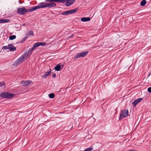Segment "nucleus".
<instances>
[{
	"label": "nucleus",
	"mask_w": 151,
	"mask_h": 151,
	"mask_svg": "<svg viewBox=\"0 0 151 151\" xmlns=\"http://www.w3.org/2000/svg\"><path fill=\"white\" fill-rule=\"evenodd\" d=\"M46 43L45 42H39L35 43L32 47L30 50H27L22 56H24L25 58H27L32 53L33 51L37 47L40 46H45Z\"/></svg>",
	"instance_id": "f257e3e1"
},
{
	"label": "nucleus",
	"mask_w": 151,
	"mask_h": 151,
	"mask_svg": "<svg viewBox=\"0 0 151 151\" xmlns=\"http://www.w3.org/2000/svg\"><path fill=\"white\" fill-rule=\"evenodd\" d=\"M34 9V7H33L29 9H27L24 7H23L22 8H18L17 12L20 15H24L25 14H27L28 12H32L35 11L34 9Z\"/></svg>",
	"instance_id": "f03ea898"
},
{
	"label": "nucleus",
	"mask_w": 151,
	"mask_h": 151,
	"mask_svg": "<svg viewBox=\"0 0 151 151\" xmlns=\"http://www.w3.org/2000/svg\"><path fill=\"white\" fill-rule=\"evenodd\" d=\"M14 96V94L8 92H3L0 94V96L1 97L7 99H11Z\"/></svg>",
	"instance_id": "7ed1b4c3"
},
{
	"label": "nucleus",
	"mask_w": 151,
	"mask_h": 151,
	"mask_svg": "<svg viewBox=\"0 0 151 151\" xmlns=\"http://www.w3.org/2000/svg\"><path fill=\"white\" fill-rule=\"evenodd\" d=\"M79 9L77 7L72 10H68L63 12L61 13V14L64 15H67L69 14H71L76 12Z\"/></svg>",
	"instance_id": "20e7f679"
},
{
	"label": "nucleus",
	"mask_w": 151,
	"mask_h": 151,
	"mask_svg": "<svg viewBox=\"0 0 151 151\" xmlns=\"http://www.w3.org/2000/svg\"><path fill=\"white\" fill-rule=\"evenodd\" d=\"M88 51L86 52H83L77 54L76 56L74 57V59L76 60L81 57H84L86 56V55L88 53Z\"/></svg>",
	"instance_id": "39448f33"
},
{
	"label": "nucleus",
	"mask_w": 151,
	"mask_h": 151,
	"mask_svg": "<svg viewBox=\"0 0 151 151\" xmlns=\"http://www.w3.org/2000/svg\"><path fill=\"white\" fill-rule=\"evenodd\" d=\"M129 114V112L127 110L124 109L121 111L120 114L119 120H121L123 118L128 116Z\"/></svg>",
	"instance_id": "423d86ee"
},
{
	"label": "nucleus",
	"mask_w": 151,
	"mask_h": 151,
	"mask_svg": "<svg viewBox=\"0 0 151 151\" xmlns=\"http://www.w3.org/2000/svg\"><path fill=\"white\" fill-rule=\"evenodd\" d=\"M26 59V58L24 56H22L21 57L18 58L13 63L14 66H16L19 64L21 63L22 62L24 61Z\"/></svg>",
	"instance_id": "0eeeda50"
},
{
	"label": "nucleus",
	"mask_w": 151,
	"mask_h": 151,
	"mask_svg": "<svg viewBox=\"0 0 151 151\" xmlns=\"http://www.w3.org/2000/svg\"><path fill=\"white\" fill-rule=\"evenodd\" d=\"M47 4H48V3H44L43 2H42L40 4V5H40L36 6L35 7H34L33 9H34V10H35L38 9L40 8H44L46 7H48V6H46Z\"/></svg>",
	"instance_id": "6e6552de"
},
{
	"label": "nucleus",
	"mask_w": 151,
	"mask_h": 151,
	"mask_svg": "<svg viewBox=\"0 0 151 151\" xmlns=\"http://www.w3.org/2000/svg\"><path fill=\"white\" fill-rule=\"evenodd\" d=\"M143 100V98H139L138 99H136L133 102L132 104V105L133 107H135L137 104L139 103L140 101Z\"/></svg>",
	"instance_id": "1a4fd4ad"
},
{
	"label": "nucleus",
	"mask_w": 151,
	"mask_h": 151,
	"mask_svg": "<svg viewBox=\"0 0 151 151\" xmlns=\"http://www.w3.org/2000/svg\"><path fill=\"white\" fill-rule=\"evenodd\" d=\"M75 1V0H66L65 1L66 2L65 5L66 6H70L73 4Z\"/></svg>",
	"instance_id": "9d476101"
},
{
	"label": "nucleus",
	"mask_w": 151,
	"mask_h": 151,
	"mask_svg": "<svg viewBox=\"0 0 151 151\" xmlns=\"http://www.w3.org/2000/svg\"><path fill=\"white\" fill-rule=\"evenodd\" d=\"M32 82L30 81H22L21 83L24 86H28Z\"/></svg>",
	"instance_id": "9b49d317"
},
{
	"label": "nucleus",
	"mask_w": 151,
	"mask_h": 151,
	"mask_svg": "<svg viewBox=\"0 0 151 151\" xmlns=\"http://www.w3.org/2000/svg\"><path fill=\"white\" fill-rule=\"evenodd\" d=\"M8 46L9 47V50L11 51H14L16 50V48L12 44H9Z\"/></svg>",
	"instance_id": "f8f14e48"
},
{
	"label": "nucleus",
	"mask_w": 151,
	"mask_h": 151,
	"mask_svg": "<svg viewBox=\"0 0 151 151\" xmlns=\"http://www.w3.org/2000/svg\"><path fill=\"white\" fill-rule=\"evenodd\" d=\"M51 73V70L50 69V71L47 72H46L45 73V74L43 75L42 76V78H46L47 77L49 76Z\"/></svg>",
	"instance_id": "ddd939ff"
},
{
	"label": "nucleus",
	"mask_w": 151,
	"mask_h": 151,
	"mask_svg": "<svg viewBox=\"0 0 151 151\" xmlns=\"http://www.w3.org/2000/svg\"><path fill=\"white\" fill-rule=\"evenodd\" d=\"M34 33L33 32L32 30H30L28 31L27 33L26 34L25 36L27 37H29L31 36H34Z\"/></svg>",
	"instance_id": "4468645a"
},
{
	"label": "nucleus",
	"mask_w": 151,
	"mask_h": 151,
	"mask_svg": "<svg viewBox=\"0 0 151 151\" xmlns=\"http://www.w3.org/2000/svg\"><path fill=\"white\" fill-rule=\"evenodd\" d=\"M56 4L54 2H52L50 3H48V4H47L46 6H48V7L52 8L55 7L56 6Z\"/></svg>",
	"instance_id": "2eb2a0df"
},
{
	"label": "nucleus",
	"mask_w": 151,
	"mask_h": 151,
	"mask_svg": "<svg viewBox=\"0 0 151 151\" xmlns=\"http://www.w3.org/2000/svg\"><path fill=\"white\" fill-rule=\"evenodd\" d=\"M61 67L59 65V64H58L56 66L55 68V70L57 71H59L61 69H62L63 68H61Z\"/></svg>",
	"instance_id": "dca6fc26"
},
{
	"label": "nucleus",
	"mask_w": 151,
	"mask_h": 151,
	"mask_svg": "<svg viewBox=\"0 0 151 151\" xmlns=\"http://www.w3.org/2000/svg\"><path fill=\"white\" fill-rule=\"evenodd\" d=\"M90 20V18L89 17H84L81 18V21L83 22L89 21Z\"/></svg>",
	"instance_id": "f3484780"
},
{
	"label": "nucleus",
	"mask_w": 151,
	"mask_h": 151,
	"mask_svg": "<svg viewBox=\"0 0 151 151\" xmlns=\"http://www.w3.org/2000/svg\"><path fill=\"white\" fill-rule=\"evenodd\" d=\"M10 22L9 19H0V23H2L5 22Z\"/></svg>",
	"instance_id": "a211bd4d"
},
{
	"label": "nucleus",
	"mask_w": 151,
	"mask_h": 151,
	"mask_svg": "<svg viewBox=\"0 0 151 151\" xmlns=\"http://www.w3.org/2000/svg\"><path fill=\"white\" fill-rule=\"evenodd\" d=\"M146 1L145 0H143L140 3V5L142 6H144L146 4Z\"/></svg>",
	"instance_id": "6ab92c4d"
},
{
	"label": "nucleus",
	"mask_w": 151,
	"mask_h": 151,
	"mask_svg": "<svg viewBox=\"0 0 151 151\" xmlns=\"http://www.w3.org/2000/svg\"><path fill=\"white\" fill-rule=\"evenodd\" d=\"M48 96L49 98L51 99H53L55 97V94L52 93H50L49 94Z\"/></svg>",
	"instance_id": "aec40b11"
},
{
	"label": "nucleus",
	"mask_w": 151,
	"mask_h": 151,
	"mask_svg": "<svg viewBox=\"0 0 151 151\" xmlns=\"http://www.w3.org/2000/svg\"><path fill=\"white\" fill-rule=\"evenodd\" d=\"M16 38V36L15 35H13L10 36L9 37V39L10 40H13L15 39Z\"/></svg>",
	"instance_id": "412c9836"
},
{
	"label": "nucleus",
	"mask_w": 151,
	"mask_h": 151,
	"mask_svg": "<svg viewBox=\"0 0 151 151\" xmlns=\"http://www.w3.org/2000/svg\"><path fill=\"white\" fill-rule=\"evenodd\" d=\"M66 0H57V2L64 3Z\"/></svg>",
	"instance_id": "4be33fe9"
},
{
	"label": "nucleus",
	"mask_w": 151,
	"mask_h": 151,
	"mask_svg": "<svg viewBox=\"0 0 151 151\" xmlns=\"http://www.w3.org/2000/svg\"><path fill=\"white\" fill-rule=\"evenodd\" d=\"M93 149V147H90L85 150L84 151H91Z\"/></svg>",
	"instance_id": "5701e85b"
},
{
	"label": "nucleus",
	"mask_w": 151,
	"mask_h": 151,
	"mask_svg": "<svg viewBox=\"0 0 151 151\" xmlns=\"http://www.w3.org/2000/svg\"><path fill=\"white\" fill-rule=\"evenodd\" d=\"M46 1L49 2H57V0H46Z\"/></svg>",
	"instance_id": "b1692460"
},
{
	"label": "nucleus",
	"mask_w": 151,
	"mask_h": 151,
	"mask_svg": "<svg viewBox=\"0 0 151 151\" xmlns=\"http://www.w3.org/2000/svg\"><path fill=\"white\" fill-rule=\"evenodd\" d=\"M2 49H3L4 50L9 49V47L8 46H4L3 47Z\"/></svg>",
	"instance_id": "393cba45"
},
{
	"label": "nucleus",
	"mask_w": 151,
	"mask_h": 151,
	"mask_svg": "<svg viewBox=\"0 0 151 151\" xmlns=\"http://www.w3.org/2000/svg\"><path fill=\"white\" fill-rule=\"evenodd\" d=\"M5 83L4 82H0V87L5 85Z\"/></svg>",
	"instance_id": "a878e982"
},
{
	"label": "nucleus",
	"mask_w": 151,
	"mask_h": 151,
	"mask_svg": "<svg viewBox=\"0 0 151 151\" xmlns=\"http://www.w3.org/2000/svg\"><path fill=\"white\" fill-rule=\"evenodd\" d=\"M27 36H25V37L24 38L22 39V42H24V41H25V40H26V39L27 38Z\"/></svg>",
	"instance_id": "bb28decb"
},
{
	"label": "nucleus",
	"mask_w": 151,
	"mask_h": 151,
	"mask_svg": "<svg viewBox=\"0 0 151 151\" xmlns=\"http://www.w3.org/2000/svg\"><path fill=\"white\" fill-rule=\"evenodd\" d=\"M147 91L148 92L151 93V87L148 88L147 89Z\"/></svg>",
	"instance_id": "cd10ccee"
},
{
	"label": "nucleus",
	"mask_w": 151,
	"mask_h": 151,
	"mask_svg": "<svg viewBox=\"0 0 151 151\" xmlns=\"http://www.w3.org/2000/svg\"><path fill=\"white\" fill-rule=\"evenodd\" d=\"M56 76V74H55V73H54L52 76V77H53V78H55Z\"/></svg>",
	"instance_id": "c85d7f7f"
},
{
	"label": "nucleus",
	"mask_w": 151,
	"mask_h": 151,
	"mask_svg": "<svg viewBox=\"0 0 151 151\" xmlns=\"http://www.w3.org/2000/svg\"><path fill=\"white\" fill-rule=\"evenodd\" d=\"M26 25V23H24L23 24H22V25L23 26H24L25 25Z\"/></svg>",
	"instance_id": "c756f323"
},
{
	"label": "nucleus",
	"mask_w": 151,
	"mask_h": 151,
	"mask_svg": "<svg viewBox=\"0 0 151 151\" xmlns=\"http://www.w3.org/2000/svg\"><path fill=\"white\" fill-rule=\"evenodd\" d=\"M150 74H150V73L149 74V75H148V76L147 77V78H148V77H149V76H150Z\"/></svg>",
	"instance_id": "7c9ffc66"
},
{
	"label": "nucleus",
	"mask_w": 151,
	"mask_h": 151,
	"mask_svg": "<svg viewBox=\"0 0 151 151\" xmlns=\"http://www.w3.org/2000/svg\"><path fill=\"white\" fill-rule=\"evenodd\" d=\"M63 65H62V66H61V67H63Z\"/></svg>",
	"instance_id": "2f4dec72"
}]
</instances>
